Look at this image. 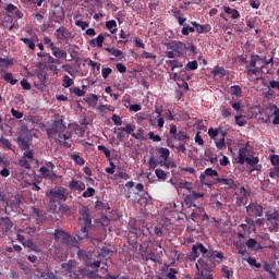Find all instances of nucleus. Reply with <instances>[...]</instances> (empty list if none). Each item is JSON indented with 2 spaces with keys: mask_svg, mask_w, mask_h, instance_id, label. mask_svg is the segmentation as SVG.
<instances>
[{
  "mask_svg": "<svg viewBox=\"0 0 279 279\" xmlns=\"http://www.w3.org/2000/svg\"><path fill=\"white\" fill-rule=\"evenodd\" d=\"M169 49L175 52L177 58H184L187 51L190 53H195L196 48L193 43L186 45L182 41H172L169 44Z\"/></svg>",
  "mask_w": 279,
  "mask_h": 279,
  "instance_id": "1",
  "label": "nucleus"
},
{
  "mask_svg": "<svg viewBox=\"0 0 279 279\" xmlns=\"http://www.w3.org/2000/svg\"><path fill=\"white\" fill-rule=\"evenodd\" d=\"M53 236L54 241H57L58 243H65V245L72 246L77 245V240L75 239V236L66 233L64 230L56 229Z\"/></svg>",
  "mask_w": 279,
  "mask_h": 279,
  "instance_id": "2",
  "label": "nucleus"
},
{
  "mask_svg": "<svg viewBox=\"0 0 279 279\" xmlns=\"http://www.w3.org/2000/svg\"><path fill=\"white\" fill-rule=\"evenodd\" d=\"M48 199H50L51 204H59V202H66V189L59 187L58 190H50L47 194Z\"/></svg>",
  "mask_w": 279,
  "mask_h": 279,
  "instance_id": "3",
  "label": "nucleus"
},
{
  "mask_svg": "<svg viewBox=\"0 0 279 279\" xmlns=\"http://www.w3.org/2000/svg\"><path fill=\"white\" fill-rule=\"evenodd\" d=\"M206 194L199 193L196 191H192L191 194H187L184 198L185 205L187 208H197V204H201V202H204V197Z\"/></svg>",
  "mask_w": 279,
  "mask_h": 279,
  "instance_id": "4",
  "label": "nucleus"
},
{
  "mask_svg": "<svg viewBox=\"0 0 279 279\" xmlns=\"http://www.w3.org/2000/svg\"><path fill=\"white\" fill-rule=\"evenodd\" d=\"M78 215L81 216L80 221H82L81 226H93V217L90 216V208L85 205H81L78 207Z\"/></svg>",
  "mask_w": 279,
  "mask_h": 279,
  "instance_id": "5",
  "label": "nucleus"
},
{
  "mask_svg": "<svg viewBox=\"0 0 279 279\" xmlns=\"http://www.w3.org/2000/svg\"><path fill=\"white\" fill-rule=\"evenodd\" d=\"M53 169H56V165H53V162L51 161H48L46 163V167H40L39 171L43 178H46V180H56V178H58V174H56V171Z\"/></svg>",
  "mask_w": 279,
  "mask_h": 279,
  "instance_id": "6",
  "label": "nucleus"
},
{
  "mask_svg": "<svg viewBox=\"0 0 279 279\" xmlns=\"http://www.w3.org/2000/svg\"><path fill=\"white\" fill-rule=\"evenodd\" d=\"M248 217H263V206L258 203H251L246 206Z\"/></svg>",
  "mask_w": 279,
  "mask_h": 279,
  "instance_id": "7",
  "label": "nucleus"
},
{
  "mask_svg": "<svg viewBox=\"0 0 279 279\" xmlns=\"http://www.w3.org/2000/svg\"><path fill=\"white\" fill-rule=\"evenodd\" d=\"M266 221L268 225L271 227L269 228L270 230H276L279 226V211L275 210L272 213L267 211L266 213Z\"/></svg>",
  "mask_w": 279,
  "mask_h": 279,
  "instance_id": "8",
  "label": "nucleus"
},
{
  "mask_svg": "<svg viewBox=\"0 0 279 279\" xmlns=\"http://www.w3.org/2000/svg\"><path fill=\"white\" fill-rule=\"evenodd\" d=\"M78 259L84 263L87 267H93V263H90V259L93 258V253L80 248L77 252Z\"/></svg>",
  "mask_w": 279,
  "mask_h": 279,
  "instance_id": "9",
  "label": "nucleus"
},
{
  "mask_svg": "<svg viewBox=\"0 0 279 279\" xmlns=\"http://www.w3.org/2000/svg\"><path fill=\"white\" fill-rule=\"evenodd\" d=\"M236 195V204L238 206H242V204L247 203V197H250V192L245 190L244 186L240 187V192L235 194Z\"/></svg>",
  "mask_w": 279,
  "mask_h": 279,
  "instance_id": "10",
  "label": "nucleus"
},
{
  "mask_svg": "<svg viewBox=\"0 0 279 279\" xmlns=\"http://www.w3.org/2000/svg\"><path fill=\"white\" fill-rule=\"evenodd\" d=\"M168 138H171L172 141H178V143L180 144L189 143V141H191L189 133H186V131L184 130L179 131L178 134H175L173 137H168Z\"/></svg>",
  "mask_w": 279,
  "mask_h": 279,
  "instance_id": "11",
  "label": "nucleus"
},
{
  "mask_svg": "<svg viewBox=\"0 0 279 279\" xmlns=\"http://www.w3.org/2000/svg\"><path fill=\"white\" fill-rule=\"evenodd\" d=\"M61 269H64L66 274H73L77 269V262L74 259H69L61 264Z\"/></svg>",
  "mask_w": 279,
  "mask_h": 279,
  "instance_id": "12",
  "label": "nucleus"
},
{
  "mask_svg": "<svg viewBox=\"0 0 279 279\" xmlns=\"http://www.w3.org/2000/svg\"><path fill=\"white\" fill-rule=\"evenodd\" d=\"M56 36L58 40H69L71 38V32L66 27L61 26L56 31Z\"/></svg>",
  "mask_w": 279,
  "mask_h": 279,
  "instance_id": "13",
  "label": "nucleus"
},
{
  "mask_svg": "<svg viewBox=\"0 0 279 279\" xmlns=\"http://www.w3.org/2000/svg\"><path fill=\"white\" fill-rule=\"evenodd\" d=\"M13 227L14 223L9 217H0V228H2L3 232H10Z\"/></svg>",
  "mask_w": 279,
  "mask_h": 279,
  "instance_id": "14",
  "label": "nucleus"
},
{
  "mask_svg": "<svg viewBox=\"0 0 279 279\" xmlns=\"http://www.w3.org/2000/svg\"><path fill=\"white\" fill-rule=\"evenodd\" d=\"M167 146L170 147V149H175V150L180 151L181 154L186 155V143H181L180 145L175 146L173 144L172 138H167Z\"/></svg>",
  "mask_w": 279,
  "mask_h": 279,
  "instance_id": "15",
  "label": "nucleus"
},
{
  "mask_svg": "<svg viewBox=\"0 0 279 279\" xmlns=\"http://www.w3.org/2000/svg\"><path fill=\"white\" fill-rule=\"evenodd\" d=\"M226 136H228V133H226V131H220V138L214 141L217 149H226Z\"/></svg>",
  "mask_w": 279,
  "mask_h": 279,
  "instance_id": "16",
  "label": "nucleus"
},
{
  "mask_svg": "<svg viewBox=\"0 0 279 279\" xmlns=\"http://www.w3.org/2000/svg\"><path fill=\"white\" fill-rule=\"evenodd\" d=\"M51 126L56 130L57 134H60L61 132H66V124H64V120L62 119L54 120Z\"/></svg>",
  "mask_w": 279,
  "mask_h": 279,
  "instance_id": "17",
  "label": "nucleus"
},
{
  "mask_svg": "<svg viewBox=\"0 0 279 279\" xmlns=\"http://www.w3.org/2000/svg\"><path fill=\"white\" fill-rule=\"evenodd\" d=\"M69 189L71 191H85L86 184H84L75 179H72L71 182L69 183Z\"/></svg>",
  "mask_w": 279,
  "mask_h": 279,
  "instance_id": "18",
  "label": "nucleus"
},
{
  "mask_svg": "<svg viewBox=\"0 0 279 279\" xmlns=\"http://www.w3.org/2000/svg\"><path fill=\"white\" fill-rule=\"evenodd\" d=\"M217 182L225 185V189H236V183L232 179L217 178Z\"/></svg>",
  "mask_w": 279,
  "mask_h": 279,
  "instance_id": "19",
  "label": "nucleus"
},
{
  "mask_svg": "<svg viewBox=\"0 0 279 279\" xmlns=\"http://www.w3.org/2000/svg\"><path fill=\"white\" fill-rule=\"evenodd\" d=\"M248 153H250V150L247 149V147H242L239 149V156H238L239 165H245V162L250 158V157H247Z\"/></svg>",
  "mask_w": 279,
  "mask_h": 279,
  "instance_id": "20",
  "label": "nucleus"
},
{
  "mask_svg": "<svg viewBox=\"0 0 279 279\" xmlns=\"http://www.w3.org/2000/svg\"><path fill=\"white\" fill-rule=\"evenodd\" d=\"M22 43H24V45L31 49V51H34V49H36V43H38V36H34L32 39L29 38H21L20 39Z\"/></svg>",
  "mask_w": 279,
  "mask_h": 279,
  "instance_id": "21",
  "label": "nucleus"
},
{
  "mask_svg": "<svg viewBox=\"0 0 279 279\" xmlns=\"http://www.w3.org/2000/svg\"><path fill=\"white\" fill-rule=\"evenodd\" d=\"M88 228H90V227L81 225V229H80L78 233H76L78 241H84L86 239H90V236L88 235Z\"/></svg>",
  "mask_w": 279,
  "mask_h": 279,
  "instance_id": "22",
  "label": "nucleus"
},
{
  "mask_svg": "<svg viewBox=\"0 0 279 279\" xmlns=\"http://www.w3.org/2000/svg\"><path fill=\"white\" fill-rule=\"evenodd\" d=\"M259 60H263V58L258 54H251V60L248 61V64H246V71L250 69H256V64H258Z\"/></svg>",
  "mask_w": 279,
  "mask_h": 279,
  "instance_id": "23",
  "label": "nucleus"
},
{
  "mask_svg": "<svg viewBox=\"0 0 279 279\" xmlns=\"http://www.w3.org/2000/svg\"><path fill=\"white\" fill-rule=\"evenodd\" d=\"M104 40H105L104 34H99L97 36V38L89 40V45H90V47L101 48V47H104Z\"/></svg>",
  "mask_w": 279,
  "mask_h": 279,
  "instance_id": "24",
  "label": "nucleus"
},
{
  "mask_svg": "<svg viewBox=\"0 0 279 279\" xmlns=\"http://www.w3.org/2000/svg\"><path fill=\"white\" fill-rule=\"evenodd\" d=\"M196 247H198V252H201L203 256H205L206 258H213V251H208V248H206L203 243H196Z\"/></svg>",
  "mask_w": 279,
  "mask_h": 279,
  "instance_id": "25",
  "label": "nucleus"
},
{
  "mask_svg": "<svg viewBox=\"0 0 279 279\" xmlns=\"http://www.w3.org/2000/svg\"><path fill=\"white\" fill-rule=\"evenodd\" d=\"M22 245H23L24 247H28L29 250H32V252H36V253L40 252V247L37 246V244L34 243L33 240H26V241H24V242L22 243Z\"/></svg>",
  "mask_w": 279,
  "mask_h": 279,
  "instance_id": "26",
  "label": "nucleus"
},
{
  "mask_svg": "<svg viewBox=\"0 0 279 279\" xmlns=\"http://www.w3.org/2000/svg\"><path fill=\"white\" fill-rule=\"evenodd\" d=\"M52 51V56L54 58H66V51L62 50V48L54 46L50 49Z\"/></svg>",
  "mask_w": 279,
  "mask_h": 279,
  "instance_id": "27",
  "label": "nucleus"
},
{
  "mask_svg": "<svg viewBox=\"0 0 279 279\" xmlns=\"http://www.w3.org/2000/svg\"><path fill=\"white\" fill-rule=\"evenodd\" d=\"M221 131H223L221 128H219V129L210 128V129L208 130V136H209V138H211V141L217 140L218 136H221Z\"/></svg>",
  "mask_w": 279,
  "mask_h": 279,
  "instance_id": "28",
  "label": "nucleus"
},
{
  "mask_svg": "<svg viewBox=\"0 0 279 279\" xmlns=\"http://www.w3.org/2000/svg\"><path fill=\"white\" fill-rule=\"evenodd\" d=\"M17 8L16 5L12 4V3H9L7 7H5V12H7V21H12V15L10 14H14L16 12Z\"/></svg>",
  "mask_w": 279,
  "mask_h": 279,
  "instance_id": "29",
  "label": "nucleus"
},
{
  "mask_svg": "<svg viewBox=\"0 0 279 279\" xmlns=\"http://www.w3.org/2000/svg\"><path fill=\"white\" fill-rule=\"evenodd\" d=\"M260 73H263V66L251 68L246 70L247 77H252L253 75L258 76Z\"/></svg>",
  "mask_w": 279,
  "mask_h": 279,
  "instance_id": "30",
  "label": "nucleus"
},
{
  "mask_svg": "<svg viewBox=\"0 0 279 279\" xmlns=\"http://www.w3.org/2000/svg\"><path fill=\"white\" fill-rule=\"evenodd\" d=\"M145 130L143 128H140L136 133L132 134V137L135 138L136 141H147V136H145Z\"/></svg>",
  "mask_w": 279,
  "mask_h": 279,
  "instance_id": "31",
  "label": "nucleus"
},
{
  "mask_svg": "<svg viewBox=\"0 0 279 279\" xmlns=\"http://www.w3.org/2000/svg\"><path fill=\"white\" fill-rule=\"evenodd\" d=\"M70 158L75 162V165H78L80 167H84V165L86 163V160H84V158H82V156L77 154L70 155Z\"/></svg>",
  "mask_w": 279,
  "mask_h": 279,
  "instance_id": "32",
  "label": "nucleus"
},
{
  "mask_svg": "<svg viewBox=\"0 0 279 279\" xmlns=\"http://www.w3.org/2000/svg\"><path fill=\"white\" fill-rule=\"evenodd\" d=\"M211 75L214 77H217L218 75L226 77V68L219 65L215 66L214 70L211 71Z\"/></svg>",
  "mask_w": 279,
  "mask_h": 279,
  "instance_id": "33",
  "label": "nucleus"
},
{
  "mask_svg": "<svg viewBox=\"0 0 279 279\" xmlns=\"http://www.w3.org/2000/svg\"><path fill=\"white\" fill-rule=\"evenodd\" d=\"M95 208L96 210H101V213H104V210H110V204L104 203L101 201H96Z\"/></svg>",
  "mask_w": 279,
  "mask_h": 279,
  "instance_id": "34",
  "label": "nucleus"
},
{
  "mask_svg": "<svg viewBox=\"0 0 279 279\" xmlns=\"http://www.w3.org/2000/svg\"><path fill=\"white\" fill-rule=\"evenodd\" d=\"M231 95L232 97H242L243 96V89L239 85L231 86Z\"/></svg>",
  "mask_w": 279,
  "mask_h": 279,
  "instance_id": "35",
  "label": "nucleus"
},
{
  "mask_svg": "<svg viewBox=\"0 0 279 279\" xmlns=\"http://www.w3.org/2000/svg\"><path fill=\"white\" fill-rule=\"evenodd\" d=\"M264 269L265 271H267L270 276L271 279H278V277L276 276V271H274V265L272 264H264Z\"/></svg>",
  "mask_w": 279,
  "mask_h": 279,
  "instance_id": "36",
  "label": "nucleus"
},
{
  "mask_svg": "<svg viewBox=\"0 0 279 279\" xmlns=\"http://www.w3.org/2000/svg\"><path fill=\"white\" fill-rule=\"evenodd\" d=\"M3 80H4V82H9L11 84V86L16 85L19 82V80L14 78V76L10 72L4 73Z\"/></svg>",
  "mask_w": 279,
  "mask_h": 279,
  "instance_id": "37",
  "label": "nucleus"
},
{
  "mask_svg": "<svg viewBox=\"0 0 279 279\" xmlns=\"http://www.w3.org/2000/svg\"><path fill=\"white\" fill-rule=\"evenodd\" d=\"M167 64L171 68V71H175V69H182L184 64L178 60H169Z\"/></svg>",
  "mask_w": 279,
  "mask_h": 279,
  "instance_id": "38",
  "label": "nucleus"
},
{
  "mask_svg": "<svg viewBox=\"0 0 279 279\" xmlns=\"http://www.w3.org/2000/svg\"><path fill=\"white\" fill-rule=\"evenodd\" d=\"M268 175L272 180H278V178H279V166H276V167H272V168L268 169Z\"/></svg>",
  "mask_w": 279,
  "mask_h": 279,
  "instance_id": "39",
  "label": "nucleus"
},
{
  "mask_svg": "<svg viewBox=\"0 0 279 279\" xmlns=\"http://www.w3.org/2000/svg\"><path fill=\"white\" fill-rule=\"evenodd\" d=\"M80 274L81 276H85L86 278H89V279L97 278V272L90 269H81Z\"/></svg>",
  "mask_w": 279,
  "mask_h": 279,
  "instance_id": "40",
  "label": "nucleus"
},
{
  "mask_svg": "<svg viewBox=\"0 0 279 279\" xmlns=\"http://www.w3.org/2000/svg\"><path fill=\"white\" fill-rule=\"evenodd\" d=\"M74 81L73 78H71L69 75H63V82H62V86L63 88H71V86H73Z\"/></svg>",
  "mask_w": 279,
  "mask_h": 279,
  "instance_id": "41",
  "label": "nucleus"
},
{
  "mask_svg": "<svg viewBox=\"0 0 279 279\" xmlns=\"http://www.w3.org/2000/svg\"><path fill=\"white\" fill-rule=\"evenodd\" d=\"M158 154H160L163 160H169V156L171 155V151L169 150V148L159 147Z\"/></svg>",
  "mask_w": 279,
  "mask_h": 279,
  "instance_id": "42",
  "label": "nucleus"
},
{
  "mask_svg": "<svg viewBox=\"0 0 279 279\" xmlns=\"http://www.w3.org/2000/svg\"><path fill=\"white\" fill-rule=\"evenodd\" d=\"M205 175L215 180V178H219V172L217 170H214L213 168H206Z\"/></svg>",
  "mask_w": 279,
  "mask_h": 279,
  "instance_id": "43",
  "label": "nucleus"
},
{
  "mask_svg": "<svg viewBox=\"0 0 279 279\" xmlns=\"http://www.w3.org/2000/svg\"><path fill=\"white\" fill-rule=\"evenodd\" d=\"M199 64L197 63V60L190 61L185 66V71H197Z\"/></svg>",
  "mask_w": 279,
  "mask_h": 279,
  "instance_id": "44",
  "label": "nucleus"
},
{
  "mask_svg": "<svg viewBox=\"0 0 279 279\" xmlns=\"http://www.w3.org/2000/svg\"><path fill=\"white\" fill-rule=\"evenodd\" d=\"M34 154H35L34 149L28 148L23 153V158H25L26 160H29V162H34Z\"/></svg>",
  "mask_w": 279,
  "mask_h": 279,
  "instance_id": "45",
  "label": "nucleus"
},
{
  "mask_svg": "<svg viewBox=\"0 0 279 279\" xmlns=\"http://www.w3.org/2000/svg\"><path fill=\"white\" fill-rule=\"evenodd\" d=\"M141 234V230L135 229L134 231L129 232V241L136 243L138 235Z\"/></svg>",
  "mask_w": 279,
  "mask_h": 279,
  "instance_id": "46",
  "label": "nucleus"
},
{
  "mask_svg": "<svg viewBox=\"0 0 279 279\" xmlns=\"http://www.w3.org/2000/svg\"><path fill=\"white\" fill-rule=\"evenodd\" d=\"M17 143L21 146V149H23V151L29 149V142L26 141L25 138L17 137Z\"/></svg>",
  "mask_w": 279,
  "mask_h": 279,
  "instance_id": "47",
  "label": "nucleus"
},
{
  "mask_svg": "<svg viewBox=\"0 0 279 279\" xmlns=\"http://www.w3.org/2000/svg\"><path fill=\"white\" fill-rule=\"evenodd\" d=\"M106 27L111 32V34H114V32H117V21L111 20L106 22Z\"/></svg>",
  "mask_w": 279,
  "mask_h": 279,
  "instance_id": "48",
  "label": "nucleus"
},
{
  "mask_svg": "<svg viewBox=\"0 0 279 279\" xmlns=\"http://www.w3.org/2000/svg\"><path fill=\"white\" fill-rule=\"evenodd\" d=\"M105 51H108V53L114 56V58H120V56H123V51L114 48H105Z\"/></svg>",
  "mask_w": 279,
  "mask_h": 279,
  "instance_id": "49",
  "label": "nucleus"
},
{
  "mask_svg": "<svg viewBox=\"0 0 279 279\" xmlns=\"http://www.w3.org/2000/svg\"><path fill=\"white\" fill-rule=\"evenodd\" d=\"M191 25H193V27H195L197 34H204V32H206V26L198 24L197 22H191Z\"/></svg>",
  "mask_w": 279,
  "mask_h": 279,
  "instance_id": "50",
  "label": "nucleus"
},
{
  "mask_svg": "<svg viewBox=\"0 0 279 279\" xmlns=\"http://www.w3.org/2000/svg\"><path fill=\"white\" fill-rule=\"evenodd\" d=\"M70 93H73V95H76V97H84L86 95V92H84L80 87L70 88Z\"/></svg>",
  "mask_w": 279,
  "mask_h": 279,
  "instance_id": "51",
  "label": "nucleus"
},
{
  "mask_svg": "<svg viewBox=\"0 0 279 279\" xmlns=\"http://www.w3.org/2000/svg\"><path fill=\"white\" fill-rule=\"evenodd\" d=\"M246 246L250 250H258V242L256 241V239H248L246 242Z\"/></svg>",
  "mask_w": 279,
  "mask_h": 279,
  "instance_id": "52",
  "label": "nucleus"
},
{
  "mask_svg": "<svg viewBox=\"0 0 279 279\" xmlns=\"http://www.w3.org/2000/svg\"><path fill=\"white\" fill-rule=\"evenodd\" d=\"M155 175H157L158 180H167V172H165V170L158 168L155 170Z\"/></svg>",
  "mask_w": 279,
  "mask_h": 279,
  "instance_id": "53",
  "label": "nucleus"
},
{
  "mask_svg": "<svg viewBox=\"0 0 279 279\" xmlns=\"http://www.w3.org/2000/svg\"><path fill=\"white\" fill-rule=\"evenodd\" d=\"M203 184H205V186H208L210 189V187L215 186L216 184H219V181H217V178H214V179L207 178V179H205Z\"/></svg>",
  "mask_w": 279,
  "mask_h": 279,
  "instance_id": "54",
  "label": "nucleus"
},
{
  "mask_svg": "<svg viewBox=\"0 0 279 279\" xmlns=\"http://www.w3.org/2000/svg\"><path fill=\"white\" fill-rule=\"evenodd\" d=\"M178 189H186V191H192L193 184L189 181H183L178 184Z\"/></svg>",
  "mask_w": 279,
  "mask_h": 279,
  "instance_id": "55",
  "label": "nucleus"
},
{
  "mask_svg": "<svg viewBox=\"0 0 279 279\" xmlns=\"http://www.w3.org/2000/svg\"><path fill=\"white\" fill-rule=\"evenodd\" d=\"M0 145H2V147H4V149H12V143H10V140H8L5 137L0 138Z\"/></svg>",
  "mask_w": 279,
  "mask_h": 279,
  "instance_id": "56",
  "label": "nucleus"
},
{
  "mask_svg": "<svg viewBox=\"0 0 279 279\" xmlns=\"http://www.w3.org/2000/svg\"><path fill=\"white\" fill-rule=\"evenodd\" d=\"M125 131L123 128H118L114 130V134H117V138L118 141H122L123 138H125V134H123Z\"/></svg>",
  "mask_w": 279,
  "mask_h": 279,
  "instance_id": "57",
  "label": "nucleus"
},
{
  "mask_svg": "<svg viewBox=\"0 0 279 279\" xmlns=\"http://www.w3.org/2000/svg\"><path fill=\"white\" fill-rule=\"evenodd\" d=\"M258 162H260V159L258 157H248V159H246V163L250 165V167H256Z\"/></svg>",
  "mask_w": 279,
  "mask_h": 279,
  "instance_id": "58",
  "label": "nucleus"
},
{
  "mask_svg": "<svg viewBox=\"0 0 279 279\" xmlns=\"http://www.w3.org/2000/svg\"><path fill=\"white\" fill-rule=\"evenodd\" d=\"M148 165H149L150 169H156V167H158V165H160V161H158L156 159V157L153 156L148 159Z\"/></svg>",
  "mask_w": 279,
  "mask_h": 279,
  "instance_id": "59",
  "label": "nucleus"
},
{
  "mask_svg": "<svg viewBox=\"0 0 279 279\" xmlns=\"http://www.w3.org/2000/svg\"><path fill=\"white\" fill-rule=\"evenodd\" d=\"M111 121H113L114 125H123V119L120 116H118L117 113H114L111 117Z\"/></svg>",
  "mask_w": 279,
  "mask_h": 279,
  "instance_id": "60",
  "label": "nucleus"
},
{
  "mask_svg": "<svg viewBox=\"0 0 279 279\" xmlns=\"http://www.w3.org/2000/svg\"><path fill=\"white\" fill-rule=\"evenodd\" d=\"M95 195V190L93 187H87V190L82 194V197L85 199L88 197H93Z\"/></svg>",
  "mask_w": 279,
  "mask_h": 279,
  "instance_id": "61",
  "label": "nucleus"
},
{
  "mask_svg": "<svg viewBox=\"0 0 279 279\" xmlns=\"http://www.w3.org/2000/svg\"><path fill=\"white\" fill-rule=\"evenodd\" d=\"M175 274H178V270L175 268H170L168 274H167V278H169V279H178Z\"/></svg>",
  "mask_w": 279,
  "mask_h": 279,
  "instance_id": "62",
  "label": "nucleus"
},
{
  "mask_svg": "<svg viewBox=\"0 0 279 279\" xmlns=\"http://www.w3.org/2000/svg\"><path fill=\"white\" fill-rule=\"evenodd\" d=\"M72 134L71 132H61V133H58V138H63V141H69V138H71Z\"/></svg>",
  "mask_w": 279,
  "mask_h": 279,
  "instance_id": "63",
  "label": "nucleus"
},
{
  "mask_svg": "<svg viewBox=\"0 0 279 279\" xmlns=\"http://www.w3.org/2000/svg\"><path fill=\"white\" fill-rule=\"evenodd\" d=\"M274 114H275V119L272 123L274 125H279V108H277L276 106H275Z\"/></svg>",
  "mask_w": 279,
  "mask_h": 279,
  "instance_id": "64",
  "label": "nucleus"
}]
</instances>
